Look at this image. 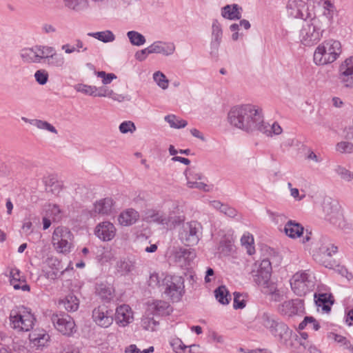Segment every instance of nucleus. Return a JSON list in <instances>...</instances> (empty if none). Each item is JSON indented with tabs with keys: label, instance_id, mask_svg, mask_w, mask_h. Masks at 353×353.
<instances>
[{
	"label": "nucleus",
	"instance_id": "1",
	"mask_svg": "<svg viewBox=\"0 0 353 353\" xmlns=\"http://www.w3.org/2000/svg\"><path fill=\"white\" fill-rule=\"evenodd\" d=\"M316 0H288L286 14L290 20L312 22L338 21L339 11L334 2L331 0H319L317 5L320 7L321 14L317 16L314 11Z\"/></svg>",
	"mask_w": 353,
	"mask_h": 353
},
{
	"label": "nucleus",
	"instance_id": "2",
	"mask_svg": "<svg viewBox=\"0 0 353 353\" xmlns=\"http://www.w3.org/2000/svg\"><path fill=\"white\" fill-rule=\"evenodd\" d=\"M228 119L232 125L252 132L262 121V110L252 104L234 106L228 112Z\"/></svg>",
	"mask_w": 353,
	"mask_h": 353
},
{
	"label": "nucleus",
	"instance_id": "3",
	"mask_svg": "<svg viewBox=\"0 0 353 353\" xmlns=\"http://www.w3.org/2000/svg\"><path fill=\"white\" fill-rule=\"evenodd\" d=\"M342 52L341 42L328 39L319 44L314 50V63L316 65H325L334 62Z\"/></svg>",
	"mask_w": 353,
	"mask_h": 353
},
{
	"label": "nucleus",
	"instance_id": "4",
	"mask_svg": "<svg viewBox=\"0 0 353 353\" xmlns=\"http://www.w3.org/2000/svg\"><path fill=\"white\" fill-rule=\"evenodd\" d=\"M334 29L327 23H303L299 32L300 42L305 46H313L323 35H329Z\"/></svg>",
	"mask_w": 353,
	"mask_h": 353
},
{
	"label": "nucleus",
	"instance_id": "5",
	"mask_svg": "<svg viewBox=\"0 0 353 353\" xmlns=\"http://www.w3.org/2000/svg\"><path fill=\"white\" fill-rule=\"evenodd\" d=\"M261 323L269 330L270 332L281 343L288 347L291 345L289 342L292 336V331L288 325L279 321L274 315L264 312L260 316Z\"/></svg>",
	"mask_w": 353,
	"mask_h": 353
},
{
	"label": "nucleus",
	"instance_id": "6",
	"mask_svg": "<svg viewBox=\"0 0 353 353\" xmlns=\"http://www.w3.org/2000/svg\"><path fill=\"white\" fill-rule=\"evenodd\" d=\"M337 251L338 248L328 238L321 236L314 243L313 257L318 263L331 268L334 265L332 256Z\"/></svg>",
	"mask_w": 353,
	"mask_h": 353
},
{
	"label": "nucleus",
	"instance_id": "7",
	"mask_svg": "<svg viewBox=\"0 0 353 353\" xmlns=\"http://www.w3.org/2000/svg\"><path fill=\"white\" fill-rule=\"evenodd\" d=\"M35 320L33 314L23 306L12 309L9 315L10 327L17 332L31 330Z\"/></svg>",
	"mask_w": 353,
	"mask_h": 353
},
{
	"label": "nucleus",
	"instance_id": "8",
	"mask_svg": "<svg viewBox=\"0 0 353 353\" xmlns=\"http://www.w3.org/2000/svg\"><path fill=\"white\" fill-rule=\"evenodd\" d=\"M315 285V276L309 270L296 272L290 279L292 290L299 296H305L312 291Z\"/></svg>",
	"mask_w": 353,
	"mask_h": 353
},
{
	"label": "nucleus",
	"instance_id": "9",
	"mask_svg": "<svg viewBox=\"0 0 353 353\" xmlns=\"http://www.w3.org/2000/svg\"><path fill=\"white\" fill-rule=\"evenodd\" d=\"M184 279L178 275H165L162 280L163 293L173 301H179L183 296L184 290Z\"/></svg>",
	"mask_w": 353,
	"mask_h": 353
},
{
	"label": "nucleus",
	"instance_id": "10",
	"mask_svg": "<svg viewBox=\"0 0 353 353\" xmlns=\"http://www.w3.org/2000/svg\"><path fill=\"white\" fill-rule=\"evenodd\" d=\"M202 234V225L196 221L183 223L179 229V239L187 246L196 245Z\"/></svg>",
	"mask_w": 353,
	"mask_h": 353
},
{
	"label": "nucleus",
	"instance_id": "11",
	"mask_svg": "<svg viewBox=\"0 0 353 353\" xmlns=\"http://www.w3.org/2000/svg\"><path fill=\"white\" fill-rule=\"evenodd\" d=\"M72 234L65 227H57L54 230L52 236V243L56 250L61 253L70 252Z\"/></svg>",
	"mask_w": 353,
	"mask_h": 353
},
{
	"label": "nucleus",
	"instance_id": "12",
	"mask_svg": "<svg viewBox=\"0 0 353 353\" xmlns=\"http://www.w3.org/2000/svg\"><path fill=\"white\" fill-rule=\"evenodd\" d=\"M51 321L55 329L66 336H71L77 332L73 319L65 313L53 314Z\"/></svg>",
	"mask_w": 353,
	"mask_h": 353
},
{
	"label": "nucleus",
	"instance_id": "13",
	"mask_svg": "<svg viewBox=\"0 0 353 353\" xmlns=\"http://www.w3.org/2000/svg\"><path fill=\"white\" fill-rule=\"evenodd\" d=\"M46 52H48V46L36 45L22 49L20 57L26 63H44Z\"/></svg>",
	"mask_w": 353,
	"mask_h": 353
},
{
	"label": "nucleus",
	"instance_id": "14",
	"mask_svg": "<svg viewBox=\"0 0 353 353\" xmlns=\"http://www.w3.org/2000/svg\"><path fill=\"white\" fill-rule=\"evenodd\" d=\"M338 79L345 88H353V56L345 59L339 67Z\"/></svg>",
	"mask_w": 353,
	"mask_h": 353
},
{
	"label": "nucleus",
	"instance_id": "15",
	"mask_svg": "<svg viewBox=\"0 0 353 353\" xmlns=\"http://www.w3.org/2000/svg\"><path fill=\"white\" fill-rule=\"evenodd\" d=\"M255 268L252 270L254 281L257 284H265L270 279L272 272L271 262L268 259H263L259 263L254 264Z\"/></svg>",
	"mask_w": 353,
	"mask_h": 353
},
{
	"label": "nucleus",
	"instance_id": "16",
	"mask_svg": "<svg viewBox=\"0 0 353 353\" xmlns=\"http://www.w3.org/2000/svg\"><path fill=\"white\" fill-rule=\"evenodd\" d=\"M279 312L288 317L302 315L305 312L303 302L299 299L285 301L279 306Z\"/></svg>",
	"mask_w": 353,
	"mask_h": 353
},
{
	"label": "nucleus",
	"instance_id": "17",
	"mask_svg": "<svg viewBox=\"0 0 353 353\" xmlns=\"http://www.w3.org/2000/svg\"><path fill=\"white\" fill-rule=\"evenodd\" d=\"M113 312L105 305H99L92 311L93 321L100 327H108L113 322Z\"/></svg>",
	"mask_w": 353,
	"mask_h": 353
},
{
	"label": "nucleus",
	"instance_id": "18",
	"mask_svg": "<svg viewBox=\"0 0 353 353\" xmlns=\"http://www.w3.org/2000/svg\"><path fill=\"white\" fill-rule=\"evenodd\" d=\"M323 210L326 220L333 225L338 223L341 214L335 201H332L330 199L325 200L323 203Z\"/></svg>",
	"mask_w": 353,
	"mask_h": 353
},
{
	"label": "nucleus",
	"instance_id": "19",
	"mask_svg": "<svg viewBox=\"0 0 353 353\" xmlns=\"http://www.w3.org/2000/svg\"><path fill=\"white\" fill-rule=\"evenodd\" d=\"M174 261L181 267L190 265V263L195 259L196 252L191 248H180L174 254Z\"/></svg>",
	"mask_w": 353,
	"mask_h": 353
},
{
	"label": "nucleus",
	"instance_id": "20",
	"mask_svg": "<svg viewBox=\"0 0 353 353\" xmlns=\"http://www.w3.org/2000/svg\"><path fill=\"white\" fill-rule=\"evenodd\" d=\"M95 234L103 241L112 240L116 234L114 225L109 222L104 221L98 224L95 228Z\"/></svg>",
	"mask_w": 353,
	"mask_h": 353
},
{
	"label": "nucleus",
	"instance_id": "21",
	"mask_svg": "<svg viewBox=\"0 0 353 353\" xmlns=\"http://www.w3.org/2000/svg\"><path fill=\"white\" fill-rule=\"evenodd\" d=\"M117 323L122 327H125L133 321V314L130 307L128 305H122L117 308L115 313Z\"/></svg>",
	"mask_w": 353,
	"mask_h": 353
},
{
	"label": "nucleus",
	"instance_id": "22",
	"mask_svg": "<svg viewBox=\"0 0 353 353\" xmlns=\"http://www.w3.org/2000/svg\"><path fill=\"white\" fill-rule=\"evenodd\" d=\"M170 305L164 301H154L148 302L146 308V314L150 315H165L170 313Z\"/></svg>",
	"mask_w": 353,
	"mask_h": 353
},
{
	"label": "nucleus",
	"instance_id": "23",
	"mask_svg": "<svg viewBox=\"0 0 353 353\" xmlns=\"http://www.w3.org/2000/svg\"><path fill=\"white\" fill-rule=\"evenodd\" d=\"M144 219L150 223H156L168 226L170 218L162 212L148 210L145 213Z\"/></svg>",
	"mask_w": 353,
	"mask_h": 353
},
{
	"label": "nucleus",
	"instance_id": "24",
	"mask_svg": "<svg viewBox=\"0 0 353 353\" xmlns=\"http://www.w3.org/2000/svg\"><path fill=\"white\" fill-rule=\"evenodd\" d=\"M150 48L151 53L162 54L164 56H170L175 51V45L173 43L155 41Z\"/></svg>",
	"mask_w": 353,
	"mask_h": 353
},
{
	"label": "nucleus",
	"instance_id": "25",
	"mask_svg": "<svg viewBox=\"0 0 353 353\" xmlns=\"http://www.w3.org/2000/svg\"><path fill=\"white\" fill-rule=\"evenodd\" d=\"M242 8L238 4L226 5L221 8V15L228 20L236 21L241 17Z\"/></svg>",
	"mask_w": 353,
	"mask_h": 353
},
{
	"label": "nucleus",
	"instance_id": "26",
	"mask_svg": "<svg viewBox=\"0 0 353 353\" xmlns=\"http://www.w3.org/2000/svg\"><path fill=\"white\" fill-rule=\"evenodd\" d=\"M113 210V200L111 198H105L97 201L94 204L92 212L98 214H110Z\"/></svg>",
	"mask_w": 353,
	"mask_h": 353
},
{
	"label": "nucleus",
	"instance_id": "27",
	"mask_svg": "<svg viewBox=\"0 0 353 353\" xmlns=\"http://www.w3.org/2000/svg\"><path fill=\"white\" fill-rule=\"evenodd\" d=\"M29 339L34 346L39 347L48 343L50 336L44 330H35L29 334Z\"/></svg>",
	"mask_w": 353,
	"mask_h": 353
},
{
	"label": "nucleus",
	"instance_id": "28",
	"mask_svg": "<svg viewBox=\"0 0 353 353\" xmlns=\"http://www.w3.org/2000/svg\"><path fill=\"white\" fill-rule=\"evenodd\" d=\"M268 137H272L273 135L281 134L283 130L277 122H274L272 124L262 121L258 125L257 130Z\"/></svg>",
	"mask_w": 353,
	"mask_h": 353
},
{
	"label": "nucleus",
	"instance_id": "29",
	"mask_svg": "<svg viewBox=\"0 0 353 353\" xmlns=\"http://www.w3.org/2000/svg\"><path fill=\"white\" fill-rule=\"evenodd\" d=\"M48 52L45 56V63L49 65L54 67L61 68L64 64V59L60 55L57 54L55 49L53 47L48 46Z\"/></svg>",
	"mask_w": 353,
	"mask_h": 353
},
{
	"label": "nucleus",
	"instance_id": "30",
	"mask_svg": "<svg viewBox=\"0 0 353 353\" xmlns=\"http://www.w3.org/2000/svg\"><path fill=\"white\" fill-rule=\"evenodd\" d=\"M139 217L138 212L133 209H128L120 214L118 221L121 225L128 226L134 223Z\"/></svg>",
	"mask_w": 353,
	"mask_h": 353
},
{
	"label": "nucleus",
	"instance_id": "31",
	"mask_svg": "<svg viewBox=\"0 0 353 353\" xmlns=\"http://www.w3.org/2000/svg\"><path fill=\"white\" fill-rule=\"evenodd\" d=\"M234 238L232 235H225L221 240L219 247L220 253L225 256L230 255L234 252Z\"/></svg>",
	"mask_w": 353,
	"mask_h": 353
},
{
	"label": "nucleus",
	"instance_id": "32",
	"mask_svg": "<svg viewBox=\"0 0 353 353\" xmlns=\"http://www.w3.org/2000/svg\"><path fill=\"white\" fill-rule=\"evenodd\" d=\"M303 227L294 221H289L285 225L284 232L287 236L295 239L303 234Z\"/></svg>",
	"mask_w": 353,
	"mask_h": 353
},
{
	"label": "nucleus",
	"instance_id": "33",
	"mask_svg": "<svg viewBox=\"0 0 353 353\" xmlns=\"http://www.w3.org/2000/svg\"><path fill=\"white\" fill-rule=\"evenodd\" d=\"M97 91L96 92L95 97H109L118 102H122L126 99L125 96L120 94H116L112 90L106 86H102L100 88L97 87Z\"/></svg>",
	"mask_w": 353,
	"mask_h": 353
},
{
	"label": "nucleus",
	"instance_id": "34",
	"mask_svg": "<svg viewBox=\"0 0 353 353\" xmlns=\"http://www.w3.org/2000/svg\"><path fill=\"white\" fill-rule=\"evenodd\" d=\"M96 292L102 300L110 301L114 297V290L112 285L101 283L97 285Z\"/></svg>",
	"mask_w": 353,
	"mask_h": 353
},
{
	"label": "nucleus",
	"instance_id": "35",
	"mask_svg": "<svg viewBox=\"0 0 353 353\" xmlns=\"http://www.w3.org/2000/svg\"><path fill=\"white\" fill-rule=\"evenodd\" d=\"M59 304L68 312H75L78 310L79 306V301L77 297L72 294H70L61 300H59Z\"/></svg>",
	"mask_w": 353,
	"mask_h": 353
},
{
	"label": "nucleus",
	"instance_id": "36",
	"mask_svg": "<svg viewBox=\"0 0 353 353\" xmlns=\"http://www.w3.org/2000/svg\"><path fill=\"white\" fill-rule=\"evenodd\" d=\"M212 37H214V40L211 43V48L212 49L211 53L216 54L217 52L222 37V28L220 26V23L213 24Z\"/></svg>",
	"mask_w": 353,
	"mask_h": 353
},
{
	"label": "nucleus",
	"instance_id": "37",
	"mask_svg": "<svg viewBox=\"0 0 353 353\" xmlns=\"http://www.w3.org/2000/svg\"><path fill=\"white\" fill-rule=\"evenodd\" d=\"M29 123L34 125L39 130H45L54 134H57L58 131L56 128L49 122L41 119H32Z\"/></svg>",
	"mask_w": 353,
	"mask_h": 353
},
{
	"label": "nucleus",
	"instance_id": "38",
	"mask_svg": "<svg viewBox=\"0 0 353 353\" xmlns=\"http://www.w3.org/2000/svg\"><path fill=\"white\" fill-rule=\"evenodd\" d=\"M134 268V262L128 259H123L118 261L116 264V269L117 272L122 275L127 274L132 272Z\"/></svg>",
	"mask_w": 353,
	"mask_h": 353
},
{
	"label": "nucleus",
	"instance_id": "39",
	"mask_svg": "<svg viewBox=\"0 0 353 353\" xmlns=\"http://www.w3.org/2000/svg\"><path fill=\"white\" fill-rule=\"evenodd\" d=\"M19 274V270H12L10 272V283L15 290H22L23 291H29L30 286L26 283L25 281H21L17 276Z\"/></svg>",
	"mask_w": 353,
	"mask_h": 353
},
{
	"label": "nucleus",
	"instance_id": "40",
	"mask_svg": "<svg viewBox=\"0 0 353 353\" xmlns=\"http://www.w3.org/2000/svg\"><path fill=\"white\" fill-rule=\"evenodd\" d=\"M214 294L216 300L223 305L229 303L231 299L228 290L224 285L219 286L214 290Z\"/></svg>",
	"mask_w": 353,
	"mask_h": 353
},
{
	"label": "nucleus",
	"instance_id": "41",
	"mask_svg": "<svg viewBox=\"0 0 353 353\" xmlns=\"http://www.w3.org/2000/svg\"><path fill=\"white\" fill-rule=\"evenodd\" d=\"M250 28V23H232L230 29L234 32L232 35V39L234 41L238 40L243 35V30H248Z\"/></svg>",
	"mask_w": 353,
	"mask_h": 353
},
{
	"label": "nucleus",
	"instance_id": "42",
	"mask_svg": "<svg viewBox=\"0 0 353 353\" xmlns=\"http://www.w3.org/2000/svg\"><path fill=\"white\" fill-rule=\"evenodd\" d=\"M65 6L75 11H81L88 6V0H63Z\"/></svg>",
	"mask_w": 353,
	"mask_h": 353
},
{
	"label": "nucleus",
	"instance_id": "43",
	"mask_svg": "<svg viewBox=\"0 0 353 353\" xmlns=\"http://www.w3.org/2000/svg\"><path fill=\"white\" fill-rule=\"evenodd\" d=\"M165 121L170 124L171 128L176 129L185 128L188 125V122L185 120L179 119L174 114L165 116Z\"/></svg>",
	"mask_w": 353,
	"mask_h": 353
},
{
	"label": "nucleus",
	"instance_id": "44",
	"mask_svg": "<svg viewBox=\"0 0 353 353\" xmlns=\"http://www.w3.org/2000/svg\"><path fill=\"white\" fill-rule=\"evenodd\" d=\"M88 35L92 37L95 39H97L98 40L101 41L104 43L111 42L114 40V35L110 30L97 32H90L88 34Z\"/></svg>",
	"mask_w": 353,
	"mask_h": 353
},
{
	"label": "nucleus",
	"instance_id": "45",
	"mask_svg": "<svg viewBox=\"0 0 353 353\" xmlns=\"http://www.w3.org/2000/svg\"><path fill=\"white\" fill-rule=\"evenodd\" d=\"M130 43L134 46H140L145 43V39L143 35L136 31H129L127 33Z\"/></svg>",
	"mask_w": 353,
	"mask_h": 353
},
{
	"label": "nucleus",
	"instance_id": "46",
	"mask_svg": "<svg viewBox=\"0 0 353 353\" xmlns=\"http://www.w3.org/2000/svg\"><path fill=\"white\" fill-rule=\"evenodd\" d=\"M265 284H257L262 288V291L265 294H270L272 296H278L280 297V292L277 290L276 285L270 281V279H268Z\"/></svg>",
	"mask_w": 353,
	"mask_h": 353
},
{
	"label": "nucleus",
	"instance_id": "47",
	"mask_svg": "<svg viewBox=\"0 0 353 353\" xmlns=\"http://www.w3.org/2000/svg\"><path fill=\"white\" fill-rule=\"evenodd\" d=\"M314 299L316 305H318L319 307L322 306L323 310H330V306L326 305L328 303L330 304L333 303V302L330 301V296H328L327 294H320L318 296L315 294Z\"/></svg>",
	"mask_w": 353,
	"mask_h": 353
},
{
	"label": "nucleus",
	"instance_id": "48",
	"mask_svg": "<svg viewBox=\"0 0 353 353\" xmlns=\"http://www.w3.org/2000/svg\"><path fill=\"white\" fill-rule=\"evenodd\" d=\"M153 79L162 89L165 90L168 88L169 81L163 72L160 71L155 72L153 74Z\"/></svg>",
	"mask_w": 353,
	"mask_h": 353
},
{
	"label": "nucleus",
	"instance_id": "49",
	"mask_svg": "<svg viewBox=\"0 0 353 353\" xmlns=\"http://www.w3.org/2000/svg\"><path fill=\"white\" fill-rule=\"evenodd\" d=\"M334 171L345 181L350 182L353 179V173L344 167L337 165Z\"/></svg>",
	"mask_w": 353,
	"mask_h": 353
},
{
	"label": "nucleus",
	"instance_id": "50",
	"mask_svg": "<svg viewBox=\"0 0 353 353\" xmlns=\"http://www.w3.org/2000/svg\"><path fill=\"white\" fill-rule=\"evenodd\" d=\"M74 88L77 92H82L83 94L93 97H95L96 92L97 91L96 86L89 85L83 83H79L76 85Z\"/></svg>",
	"mask_w": 353,
	"mask_h": 353
},
{
	"label": "nucleus",
	"instance_id": "51",
	"mask_svg": "<svg viewBox=\"0 0 353 353\" xmlns=\"http://www.w3.org/2000/svg\"><path fill=\"white\" fill-rule=\"evenodd\" d=\"M47 213L52 217L53 221H59L61 219V210L57 205H49Z\"/></svg>",
	"mask_w": 353,
	"mask_h": 353
},
{
	"label": "nucleus",
	"instance_id": "52",
	"mask_svg": "<svg viewBox=\"0 0 353 353\" xmlns=\"http://www.w3.org/2000/svg\"><path fill=\"white\" fill-rule=\"evenodd\" d=\"M241 242L242 245L245 246L248 254L252 255L254 252V248L252 246L254 243L253 236L249 234H244L241 239Z\"/></svg>",
	"mask_w": 353,
	"mask_h": 353
},
{
	"label": "nucleus",
	"instance_id": "53",
	"mask_svg": "<svg viewBox=\"0 0 353 353\" xmlns=\"http://www.w3.org/2000/svg\"><path fill=\"white\" fill-rule=\"evenodd\" d=\"M163 277V275L160 276L157 273L154 272L150 276L148 285L152 288H159L162 289V280Z\"/></svg>",
	"mask_w": 353,
	"mask_h": 353
},
{
	"label": "nucleus",
	"instance_id": "54",
	"mask_svg": "<svg viewBox=\"0 0 353 353\" xmlns=\"http://www.w3.org/2000/svg\"><path fill=\"white\" fill-rule=\"evenodd\" d=\"M336 149L341 153L350 154L353 152V143L347 141H341L336 144Z\"/></svg>",
	"mask_w": 353,
	"mask_h": 353
},
{
	"label": "nucleus",
	"instance_id": "55",
	"mask_svg": "<svg viewBox=\"0 0 353 353\" xmlns=\"http://www.w3.org/2000/svg\"><path fill=\"white\" fill-rule=\"evenodd\" d=\"M34 79L40 85H45L48 80V73L45 70H38L34 73Z\"/></svg>",
	"mask_w": 353,
	"mask_h": 353
},
{
	"label": "nucleus",
	"instance_id": "56",
	"mask_svg": "<svg viewBox=\"0 0 353 353\" xmlns=\"http://www.w3.org/2000/svg\"><path fill=\"white\" fill-rule=\"evenodd\" d=\"M119 131L122 134H126L128 132L132 133L136 130V126L134 123L131 121H125L122 122L119 125Z\"/></svg>",
	"mask_w": 353,
	"mask_h": 353
},
{
	"label": "nucleus",
	"instance_id": "57",
	"mask_svg": "<svg viewBox=\"0 0 353 353\" xmlns=\"http://www.w3.org/2000/svg\"><path fill=\"white\" fill-rule=\"evenodd\" d=\"M157 322L153 318L145 316L141 319V325L146 330L154 331Z\"/></svg>",
	"mask_w": 353,
	"mask_h": 353
},
{
	"label": "nucleus",
	"instance_id": "58",
	"mask_svg": "<svg viewBox=\"0 0 353 353\" xmlns=\"http://www.w3.org/2000/svg\"><path fill=\"white\" fill-rule=\"evenodd\" d=\"M187 185L190 188H196L204 192H209V186L203 182H197L196 181H187Z\"/></svg>",
	"mask_w": 353,
	"mask_h": 353
},
{
	"label": "nucleus",
	"instance_id": "59",
	"mask_svg": "<svg viewBox=\"0 0 353 353\" xmlns=\"http://www.w3.org/2000/svg\"><path fill=\"white\" fill-rule=\"evenodd\" d=\"M185 176L187 181L201 180L203 178L202 174L194 169H188L185 171Z\"/></svg>",
	"mask_w": 353,
	"mask_h": 353
},
{
	"label": "nucleus",
	"instance_id": "60",
	"mask_svg": "<svg viewBox=\"0 0 353 353\" xmlns=\"http://www.w3.org/2000/svg\"><path fill=\"white\" fill-rule=\"evenodd\" d=\"M97 75L99 77L102 78V82L105 85L110 83L113 79L117 78V76L114 74H106L104 71L97 72Z\"/></svg>",
	"mask_w": 353,
	"mask_h": 353
},
{
	"label": "nucleus",
	"instance_id": "61",
	"mask_svg": "<svg viewBox=\"0 0 353 353\" xmlns=\"http://www.w3.org/2000/svg\"><path fill=\"white\" fill-rule=\"evenodd\" d=\"M233 306L235 309H243L245 307V302L241 299V295L239 292L234 293Z\"/></svg>",
	"mask_w": 353,
	"mask_h": 353
},
{
	"label": "nucleus",
	"instance_id": "62",
	"mask_svg": "<svg viewBox=\"0 0 353 353\" xmlns=\"http://www.w3.org/2000/svg\"><path fill=\"white\" fill-rule=\"evenodd\" d=\"M150 54H152L150 52V48L148 46V48L143 49L141 50H139L135 53V58L139 61H144L147 56Z\"/></svg>",
	"mask_w": 353,
	"mask_h": 353
},
{
	"label": "nucleus",
	"instance_id": "63",
	"mask_svg": "<svg viewBox=\"0 0 353 353\" xmlns=\"http://www.w3.org/2000/svg\"><path fill=\"white\" fill-rule=\"evenodd\" d=\"M221 212L231 218H234L237 215L236 210L227 205H223Z\"/></svg>",
	"mask_w": 353,
	"mask_h": 353
},
{
	"label": "nucleus",
	"instance_id": "64",
	"mask_svg": "<svg viewBox=\"0 0 353 353\" xmlns=\"http://www.w3.org/2000/svg\"><path fill=\"white\" fill-rule=\"evenodd\" d=\"M328 337L330 339L334 340V341H336L339 343L343 344V345H345L346 342H347L345 337H344L341 335L337 334L332 333V332H330L329 334Z\"/></svg>",
	"mask_w": 353,
	"mask_h": 353
}]
</instances>
